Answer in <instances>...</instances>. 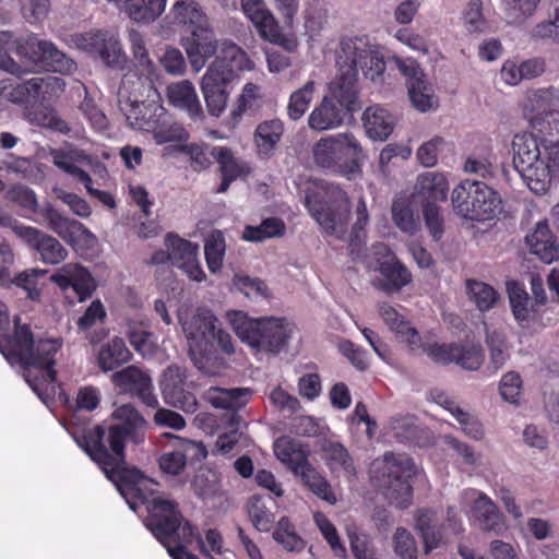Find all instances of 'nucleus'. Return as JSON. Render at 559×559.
<instances>
[{
	"instance_id": "nucleus-53",
	"label": "nucleus",
	"mask_w": 559,
	"mask_h": 559,
	"mask_svg": "<svg viewBox=\"0 0 559 559\" xmlns=\"http://www.w3.org/2000/svg\"><path fill=\"white\" fill-rule=\"evenodd\" d=\"M453 362L466 370H477L484 362V350L479 344H455Z\"/></svg>"
},
{
	"instance_id": "nucleus-18",
	"label": "nucleus",
	"mask_w": 559,
	"mask_h": 559,
	"mask_svg": "<svg viewBox=\"0 0 559 559\" xmlns=\"http://www.w3.org/2000/svg\"><path fill=\"white\" fill-rule=\"evenodd\" d=\"M112 383L135 395L143 404L148 407H156L158 400L153 392L152 379L135 366H128L111 376Z\"/></svg>"
},
{
	"instance_id": "nucleus-22",
	"label": "nucleus",
	"mask_w": 559,
	"mask_h": 559,
	"mask_svg": "<svg viewBox=\"0 0 559 559\" xmlns=\"http://www.w3.org/2000/svg\"><path fill=\"white\" fill-rule=\"evenodd\" d=\"M378 271L382 277L374 280L373 286L386 295L400 293L413 281L411 271L396 257L380 262Z\"/></svg>"
},
{
	"instance_id": "nucleus-50",
	"label": "nucleus",
	"mask_w": 559,
	"mask_h": 559,
	"mask_svg": "<svg viewBox=\"0 0 559 559\" xmlns=\"http://www.w3.org/2000/svg\"><path fill=\"white\" fill-rule=\"evenodd\" d=\"M165 246L169 250L171 264L181 265V262H190L198 255V246L178 235L169 233L165 238Z\"/></svg>"
},
{
	"instance_id": "nucleus-35",
	"label": "nucleus",
	"mask_w": 559,
	"mask_h": 559,
	"mask_svg": "<svg viewBox=\"0 0 559 559\" xmlns=\"http://www.w3.org/2000/svg\"><path fill=\"white\" fill-rule=\"evenodd\" d=\"M167 97L173 106L186 110L192 119L202 116L201 104L190 81L185 80L170 84L167 87Z\"/></svg>"
},
{
	"instance_id": "nucleus-20",
	"label": "nucleus",
	"mask_w": 559,
	"mask_h": 559,
	"mask_svg": "<svg viewBox=\"0 0 559 559\" xmlns=\"http://www.w3.org/2000/svg\"><path fill=\"white\" fill-rule=\"evenodd\" d=\"M164 436L168 441L158 463L160 469L167 474L179 475L186 467L189 453L195 452L197 450H202L204 454L206 453L204 447L194 441L173 433H165Z\"/></svg>"
},
{
	"instance_id": "nucleus-34",
	"label": "nucleus",
	"mask_w": 559,
	"mask_h": 559,
	"mask_svg": "<svg viewBox=\"0 0 559 559\" xmlns=\"http://www.w3.org/2000/svg\"><path fill=\"white\" fill-rule=\"evenodd\" d=\"M366 133L372 140L384 141L392 133L395 119L392 114L380 106H370L362 114Z\"/></svg>"
},
{
	"instance_id": "nucleus-3",
	"label": "nucleus",
	"mask_w": 559,
	"mask_h": 559,
	"mask_svg": "<svg viewBox=\"0 0 559 559\" xmlns=\"http://www.w3.org/2000/svg\"><path fill=\"white\" fill-rule=\"evenodd\" d=\"M11 52L50 72L69 75L76 70L73 59L59 50L52 41L39 39L35 34L14 38L10 32H0V69L17 76L28 73L29 69L16 62Z\"/></svg>"
},
{
	"instance_id": "nucleus-30",
	"label": "nucleus",
	"mask_w": 559,
	"mask_h": 559,
	"mask_svg": "<svg viewBox=\"0 0 559 559\" xmlns=\"http://www.w3.org/2000/svg\"><path fill=\"white\" fill-rule=\"evenodd\" d=\"M346 112L340 108L333 98L324 96L308 118V126L316 131H326L340 127Z\"/></svg>"
},
{
	"instance_id": "nucleus-11",
	"label": "nucleus",
	"mask_w": 559,
	"mask_h": 559,
	"mask_svg": "<svg viewBox=\"0 0 559 559\" xmlns=\"http://www.w3.org/2000/svg\"><path fill=\"white\" fill-rule=\"evenodd\" d=\"M513 166L536 194L547 191L548 168L542 160L538 139L531 132L516 133L512 140Z\"/></svg>"
},
{
	"instance_id": "nucleus-62",
	"label": "nucleus",
	"mask_w": 559,
	"mask_h": 559,
	"mask_svg": "<svg viewBox=\"0 0 559 559\" xmlns=\"http://www.w3.org/2000/svg\"><path fill=\"white\" fill-rule=\"evenodd\" d=\"M106 317L107 313L103 302L99 299H95L79 318L76 322L78 330L80 332L87 333L98 322H104Z\"/></svg>"
},
{
	"instance_id": "nucleus-41",
	"label": "nucleus",
	"mask_w": 559,
	"mask_h": 559,
	"mask_svg": "<svg viewBox=\"0 0 559 559\" xmlns=\"http://www.w3.org/2000/svg\"><path fill=\"white\" fill-rule=\"evenodd\" d=\"M509 301L512 313L522 328H526L530 321L536 319L538 309L530 305L528 294L516 283L508 286Z\"/></svg>"
},
{
	"instance_id": "nucleus-5",
	"label": "nucleus",
	"mask_w": 559,
	"mask_h": 559,
	"mask_svg": "<svg viewBox=\"0 0 559 559\" xmlns=\"http://www.w3.org/2000/svg\"><path fill=\"white\" fill-rule=\"evenodd\" d=\"M227 316L242 343L267 355L283 352L293 336L294 324L285 318H251L243 311H230Z\"/></svg>"
},
{
	"instance_id": "nucleus-63",
	"label": "nucleus",
	"mask_w": 559,
	"mask_h": 559,
	"mask_svg": "<svg viewBox=\"0 0 559 559\" xmlns=\"http://www.w3.org/2000/svg\"><path fill=\"white\" fill-rule=\"evenodd\" d=\"M394 550L402 559H417V544L414 536L404 527H399L394 534Z\"/></svg>"
},
{
	"instance_id": "nucleus-60",
	"label": "nucleus",
	"mask_w": 559,
	"mask_h": 559,
	"mask_svg": "<svg viewBox=\"0 0 559 559\" xmlns=\"http://www.w3.org/2000/svg\"><path fill=\"white\" fill-rule=\"evenodd\" d=\"M540 0H502L504 12L513 22H523L532 16Z\"/></svg>"
},
{
	"instance_id": "nucleus-61",
	"label": "nucleus",
	"mask_w": 559,
	"mask_h": 559,
	"mask_svg": "<svg viewBox=\"0 0 559 559\" xmlns=\"http://www.w3.org/2000/svg\"><path fill=\"white\" fill-rule=\"evenodd\" d=\"M234 286L248 298H266L269 288L260 278H253L248 275H235L233 280Z\"/></svg>"
},
{
	"instance_id": "nucleus-25",
	"label": "nucleus",
	"mask_w": 559,
	"mask_h": 559,
	"mask_svg": "<svg viewBox=\"0 0 559 559\" xmlns=\"http://www.w3.org/2000/svg\"><path fill=\"white\" fill-rule=\"evenodd\" d=\"M164 107L154 97L126 103L121 107L129 126L132 129L148 132L154 121L164 115Z\"/></svg>"
},
{
	"instance_id": "nucleus-21",
	"label": "nucleus",
	"mask_w": 559,
	"mask_h": 559,
	"mask_svg": "<svg viewBox=\"0 0 559 559\" xmlns=\"http://www.w3.org/2000/svg\"><path fill=\"white\" fill-rule=\"evenodd\" d=\"M214 159L218 164V171L222 177L216 193H225L231 182L239 178H247L252 174V167L249 162L236 157L233 151L227 146H214Z\"/></svg>"
},
{
	"instance_id": "nucleus-17",
	"label": "nucleus",
	"mask_w": 559,
	"mask_h": 559,
	"mask_svg": "<svg viewBox=\"0 0 559 559\" xmlns=\"http://www.w3.org/2000/svg\"><path fill=\"white\" fill-rule=\"evenodd\" d=\"M51 282L61 290L72 288L80 302L90 299L97 289V282L92 273L86 267L75 263L63 265L51 275Z\"/></svg>"
},
{
	"instance_id": "nucleus-10",
	"label": "nucleus",
	"mask_w": 559,
	"mask_h": 559,
	"mask_svg": "<svg viewBox=\"0 0 559 559\" xmlns=\"http://www.w3.org/2000/svg\"><path fill=\"white\" fill-rule=\"evenodd\" d=\"M499 193L483 181L465 179L452 192V204L457 215L465 219L485 222L501 210Z\"/></svg>"
},
{
	"instance_id": "nucleus-15",
	"label": "nucleus",
	"mask_w": 559,
	"mask_h": 559,
	"mask_svg": "<svg viewBox=\"0 0 559 559\" xmlns=\"http://www.w3.org/2000/svg\"><path fill=\"white\" fill-rule=\"evenodd\" d=\"M80 49L98 57L107 67L122 70L127 63V56L122 50L117 36L108 31H91L76 38Z\"/></svg>"
},
{
	"instance_id": "nucleus-8",
	"label": "nucleus",
	"mask_w": 559,
	"mask_h": 559,
	"mask_svg": "<svg viewBox=\"0 0 559 559\" xmlns=\"http://www.w3.org/2000/svg\"><path fill=\"white\" fill-rule=\"evenodd\" d=\"M416 474L415 463L406 454L386 452L382 460L372 463L371 480L383 491L390 504L407 508L413 500L412 479Z\"/></svg>"
},
{
	"instance_id": "nucleus-26",
	"label": "nucleus",
	"mask_w": 559,
	"mask_h": 559,
	"mask_svg": "<svg viewBox=\"0 0 559 559\" xmlns=\"http://www.w3.org/2000/svg\"><path fill=\"white\" fill-rule=\"evenodd\" d=\"M358 75L354 68L343 70L341 64V75L332 88L333 100L346 114H353L361 108L357 87Z\"/></svg>"
},
{
	"instance_id": "nucleus-42",
	"label": "nucleus",
	"mask_w": 559,
	"mask_h": 559,
	"mask_svg": "<svg viewBox=\"0 0 559 559\" xmlns=\"http://www.w3.org/2000/svg\"><path fill=\"white\" fill-rule=\"evenodd\" d=\"M167 0H122L128 16L141 23H150L165 11Z\"/></svg>"
},
{
	"instance_id": "nucleus-37",
	"label": "nucleus",
	"mask_w": 559,
	"mask_h": 559,
	"mask_svg": "<svg viewBox=\"0 0 559 559\" xmlns=\"http://www.w3.org/2000/svg\"><path fill=\"white\" fill-rule=\"evenodd\" d=\"M415 528L418 531L426 554L439 547L442 540L441 528L438 525L437 514L430 509H420L415 519Z\"/></svg>"
},
{
	"instance_id": "nucleus-44",
	"label": "nucleus",
	"mask_w": 559,
	"mask_h": 559,
	"mask_svg": "<svg viewBox=\"0 0 559 559\" xmlns=\"http://www.w3.org/2000/svg\"><path fill=\"white\" fill-rule=\"evenodd\" d=\"M169 17L174 24L188 26L191 29L207 22L200 4L193 0L176 1L169 12Z\"/></svg>"
},
{
	"instance_id": "nucleus-40",
	"label": "nucleus",
	"mask_w": 559,
	"mask_h": 559,
	"mask_svg": "<svg viewBox=\"0 0 559 559\" xmlns=\"http://www.w3.org/2000/svg\"><path fill=\"white\" fill-rule=\"evenodd\" d=\"M120 90L128 93L127 103L141 100L143 97H158L153 80L148 75L128 72L121 79Z\"/></svg>"
},
{
	"instance_id": "nucleus-56",
	"label": "nucleus",
	"mask_w": 559,
	"mask_h": 559,
	"mask_svg": "<svg viewBox=\"0 0 559 559\" xmlns=\"http://www.w3.org/2000/svg\"><path fill=\"white\" fill-rule=\"evenodd\" d=\"M447 404L448 405L445 407L462 426V429L467 437L474 440H480L484 437L483 425L476 417L454 405L453 402H447Z\"/></svg>"
},
{
	"instance_id": "nucleus-47",
	"label": "nucleus",
	"mask_w": 559,
	"mask_h": 559,
	"mask_svg": "<svg viewBox=\"0 0 559 559\" xmlns=\"http://www.w3.org/2000/svg\"><path fill=\"white\" fill-rule=\"evenodd\" d=\"M272 536L286 551L299 552L306 546V542L296 532L295 525L287 516L278 520Z\"/></svg>"
},
{
	"instance_id": "nucleus-45",
	"label": "nucleus",
	"mask_w": 559,
	"mask_h": 559,
	"mask_svg": "<svg viewBox=\"0 0 559 559\" xmlns=\"http://www.w3.org/2000/svg\"><path fill=\"white\" fill-rule=\"evenodd\" d=\"M417 192L426 200V203L445 201L449 190L445 177L438 173L427 171L417 179Z\"/></svg>"
},
{
	"instance_id": "nucleus-52",
	"label": "nucleus",
	"mask_w": 559,
	"mask_h": 559,
	"mask_svg": "<svg viewBox=\"0 0 559 559\" xmlns=\"http://www.w3.org/2000/svg\"><path fill=\"white\" fill-rule=\"evenodd\" d=\"M177 150L189 156L190 166L195 171L207 169L214 159V146L210 148L205 144L181 143L177 146Z\"/></svg>"
},
{
	"instance_id": "nucleus-4",
	"label": "nucleus",
	"mask_w": 559,
	"mask_h": 559,
	"mask_svg": "<svg viewBox=\"0 0 559 559\" xmlns=\"http://www.w3.org/2000/svg\"><path fill=\"white\" fill-rule=\"evenodd\" d=\"M217 318L206 309H198L181 322L189 355L194 366L204 372H210V366L218 360L217 349L228 356L235 352L231 335L217 328Z\"/></svg>"
},
{
	"instance_id": "nucleus-6",
	"label": "nucleus",
	"mask_w": 559,
	"mask_h": 559,
	"mask_svg": "<svg viewBox=\"0 0 559 559\" xmlns=\"http://www.w3.org/2000/svg\"><path fill=\"white\" fill-rule=\"evenodd\" d=\"M245 57L243 50L235 43L224 41L219 55L207 68L201 88L211 116L219 117L225 110L229 98L228 85L242 70Z\"/></svg>"
},
{
	"instance_id": "nucleus-1",
	"label": "nucleus",
	"mask_w": 559,
	"mask_h": 559,
	"mask_svg": "<svg viewBox=\"0 0 559 559\" xmlns=\"http://www.w3.org/2000/svg\"><path fill=\"white\" fill-rule=\"evenodd\" d=\"M115 416L121 421L117 424H102L83 433L76 439L78 444L90 459L95 462L112 481L120 493L146 506L150 518V506L156 500H166L162 497L150 498L145 489L147 479L136 467H128L126 455V442L131 440L135 444L144 441L146 420L131 405H122L115 412ZM146 522H144L145 524Z\"/></svg>"
},
{
	"instance_id": "nucleus-14",
	"label": "nucleus",
	"mask_w": 559,
	"mask_h": 559,
	"mask_svg": "<svg viewBox=\"0 0 559 559\" xmlns=\"http://www.w3.org/2000/svg\"><path fill=\"white\" fill-rule=\"evenodd\" d=\"M10 228L17 238L38 255L43 263L56 265L66 260L68 251L53 236L17 221L10 223Z\"/></svg>"
},
{
	"instance_id": "nucleus-49",
	"label": "nucleus",
	"mask_w": 559,
	"mask_h": 559,
	"mask_svg": "<svg viewBox=\"0 0 559 559\" xmlns=\"http://www.w3.org/2000/svg\"><path fill=\"white\" fill-rule=\"evenodd\" d=\"M248 515L259 532H270L275 523V514L266 506L264 497H251L248 502Z\"/></svg>"
},
{
	"instance_id": "nucleus-32",
	"label": "nucleus",
	"mask_w": 559,
	"mask_h": 559,
	"mask_svg": "<svg viewBox=\"0 0 559 559\" xmlns=\"http://www.w3.org/2000/svg\"><path fill=\"white\" fill-rule=\"evenodd\" d=\"M379 314L401 342L407 343L411 350L416 349L420 342V335L408 321L404 320L403 316L395 308L383 302L379 305Z\"/></svg>"
},
{
	"instance_id": "nucleus-48",
	"label": "nucleus",
	"mask_w": 559,
	"mask_h": 559,
	"mask_svg": "<svg viewBox=\"0 0 559 559\" xmlns=\"http://www.w3.org/2000/svg\"><path fill=\"white\" fill-rule=\"evenodd\" d=\"M286 233L285 223L278 217H267L258 226H246L243 239L248 241H263L269 238L283 237Z\"/></svg>"
},
{
	"instance_id": "nucleus-13",
	"label": "nucleus",
	"mask_w": 559,
	"mask_h": 559,
	"mask_svg": "<svg viewBox=\"0 0 559 559\" xmlns=\"http://www.w3.org/2000/svg\"><path fill=\"white\" fill-rule=\"evenodd\" d=\"M246 393L243 389H218L212 388L210 390V401L213 406L225 409L226 423L230 427L228 432L218 435L216 440V449L218 453L226 455L229 454L237 445L240 439L238 425L240 423V415L238 408L241 406L240 397Z\"/></svg>"
},
{
	"instance_id": "nucleus-46",
	"label": "nucleus",
	"mask_w": 559,
	"mask_h": 559,
	"mask_svg": "<svg viewBox=\"0 0 559 559\" xmlns=\"http://www.w3.org/2000/svg\"><path fill=\"white\" fill-rule=\"evenodd\" d=\"M390 426L397 442L408 445L420 444V435L424 430L416 424L414 416L400 415L392 417Z\"/></svg>"
},
{
	"instance_id": "nucleus-54",
	"label": "nucleus",
	"mask_w": 559,
	"mask_h": 559,
	"mask_svg": "<svg viewBox=\"0 0 559 559\" xmlns=\"http://www.w3.org/2000/svg\"><path fill=\"white\" fill-rule=\"evenodd\" d=\"M316 83L308 81L302 87L292 93L287 105V115L292 120H299L308 110L313 99Z\"/></svg>"
},
{
	"instance_id": "nucleus-7",
	"label": "nucleus",
	"mask_w": 559,
	"mask_h": 559,
	"mask_svg": "<svg viewBox=\"0 0 559 559\" xmlns=\"http://www.w3.org/2000/svg\"><path fill=\"white\" fill-rule=\"evenodd\" d=\"M312 157L319 168L347 179L362 173L364 150L352 132L321 138L312 147Z\"/></svg>"
},
{
	"instance_id": "nucleus-51",
	"label": "nucleus",
	"mask_w": 559,
	"mask_h": 559,
	"mask_svg": "<svg viewBox=\"0 0 559 559\" xmlns=\"http://www.w3.org/2000/svg\"><path fill=\"white\" fill-rule=\"evenodd\" d=\"M466 290L469 299L475 302L480 311H488L499 299L497 290L484 282L467 280Z\"/></svg>"
},
{
	"instance_id": "nucleus-39",
	"label": "nucleus",
	"mask_w": 559,
	"mask_h": 559,
	"mask_svg": "<svg viewBox=\"0 0 559 559\" xmlns=\"http://www.w3.org/2000/svg\"><path fill=\"white\" fill-rule=\"evenodd\" d=\"M156 144L162 145L169 142H185L189 139V133L182 127L173 120L170 115L164 109V115H160L154 121V127L150 129Z\"/></svg>"
},
{
	"instance_id": "nucleus-55",
	"label": "nucleus",
	"mask_w": 559,
	"mask_h": 559,
	"mask_svg": "<svg viewBox=\"0 0 559 559\" xmlns=\"http://www.w3.org/2000/svg\"><path fill=\"white\" fill-rule=\"evenodd\" d=\"M37 214L43 217L49 229L62 238H66L68 235L72 234L73 227L78 225L81 226L79 222L71 221L62 216L59 211L49 203L40 207Z\"/></svg>"
},
{
	"instance_id": "nucleus-24",
	"label": "nucleus",
	"mask_w": 559,
	"mask_h": 559,
	"mask_svg": "<svg viewBox=\"0 0 559 559\" xmlns=\"http://www.w3.org/2000/svg\"><path fill=\"white\" fill-rule=\"evenodd\" d=\"M52 163L59 169L70 175L74 180L80 183H88L91 176L82 165L90 166L92 164V156L85 151L76 147L55 148L50 152Z\"/></svg>"
},
{
	"instance_id": "nucleus-33",
	"label": "nucleus",
	"mask_w": 559,
	"mask_h": 559,
	"mask_svg": "<svg viewBox=\"0 0 559 559\" xmlns=\"http://www.w3.org/2000/svg\"><path fill=\"white\" fill-rule=\"evenodd\" d=\"M131 358L132 353L128 348L124 340L115 336L100 346L96 356V361L102 371L108 372L129 362Z\"/></svg>"
},
{
	"instance_id": "nucleus-59",
	"label": "nucleus",
	"mask_w": 559,
	"mask_h": 559,
	"mask_svg": "<svg viewBox=\"0 0 559 559\" xmlns=\"http://www.w3.org/2000/svg\"><path fill=\"white\" fill-rule=\"evenodd\" d=\"M423 215L430 236L435 241H439L444 233V219L440 206L433 202L425 203Z\"/></svg>"
},
{
	"instance_id": "nucleus-28",
	"label": "nucleus",
	"mask_w": 559,
	"mask_h": 559,
	"mask_svg": "<svg viewBox=\"0 0 559 559\" xmlns=\"http://www.w3.org/2000/svg\"><path fill=\"white\" fill-rule=\"evenodd\" d=\"M245 15L253 23L260 36L266 40H276L280 25L270 10L261 0H241Z\"/></svg>"
},
{
	"instance_id": "nucleus-57",
	"label": "nucleus",
	"mask_w": 559,
	"mask_h": 559,
	"mask_svg": "<svg viewBox=\"0 0 559 559\" xmlns=\"http://www.w3.org/2000/svg\"><path fill=\"white\" fill-rule=\"evenodd\" d=\"M328 23V10L321 0H316L305 9V28L308 33L318 35Z\"/></svg>"
},
{
	"instance_id": "nucleus-58",
	"label": "nucleus",
	"mask_w": 559,
	"mask_h": 559,
	"mask_svg": "<svg viewBox=\"0 0 559 559\" xmlns=\"http://www.w3.org/2000/svg\"><path fill=\"white\" fill-rule=\"evenodd\" d=\"M204 254L209 270L212 273L221 271L225 254V240L222 235H218L217 237L212 236L206 239L204 245Z\"/></svg>"
},
{
	"instance_id": "nucleus-29",
	"label": "nucleus",
	"mask_w": 559,
	"mask_h": 559,
	"mask_svg": "<svg viewBox=\"0 0 559 559\" xmlns=\"http://www.w3.org/2000/svg\"><path fill=\"white\" fill-rule=\"evenodd\" d=\"M472 519L481 531L501 532L504 526V516L486 495H480L472 506Z\"/></svg>"
},
{
	"instance_id": "nucleus-36",
	"label": "nucleus",
	"mask_w": 559,
	"mask_h": 559,
	"mask_svg": "<svg viewBox=\"0 0 559 559\" xmlns=\"http://www.w3.org/2000/svg\"><path fill=\"white\" fill-rule=\"evenodd\" d=\"M355 213L356 222L352 226L348 239L349 255L353 260L360 259L366 250V228L369 224L370 216L364 197L358 199Z\"/></svg>"
},
{
	"instance_id": "nucleus-19",
	"label": "nucleus",
	"mask_w": 559,
	"mask_h": 559,
	"mask_svg": "<svg viewBox=\"0 0 559 559\" xmlns=\"http://www.w3.org/2000/svg\"><path fill=\"white\" fill-rule=\"evenodd\" d=\"M182 46L195 71H200L218 48L215 34L207 23L192 28L190 35L182 39Z\"/></svg>"
},
{
	"instance_id": "nucleus-43",
	"label": "nucleus",
	"mask_w": 559,
	"mask_h": 559,
	"mask_svg": "<svg viewBox=\"0 0 559 559\" xmlns=\"http://www.w3.org/2000/svg\"><path fill=\"white\" fill-rule=\"evenodd\" d=\"M392 221L404 234L414 236L420 229L418 214L415 213L412 202L406 198H400L392 203Z\"/></svg>"
},
{
	"instance_id": "nucleus-12",
	"label": "nucleus",
	"mask_w": 559,
	"mask_h": 559,
	"mask_svg": "<svg viewBox=\"0 0 559 559\" xmlns=\"http://www.w3.org/2000/svg\"><path fill=\"white\" fill-rule=\"evenodd\" d=\"M338 63L354 68L356 73L361 70L364 76L376 81L385 71V61L379 47L370 44L368 36H347L340 41Z\"/></svg>"
},
{
	"instance_id": "nucleus-2",
	"label": "nucleus",
	"mask_w": 559,
	"mask_h": 559,
	"mask_svg": "<svg viewBox=\"0 0 559 559\" xmlns=\"http://www.w3.org/2000/svg\"><path fill=\"white\" fill-rule=\"evenodd\" d=\"M62 347L60 338H34L31 325L13 319V331L0 338V353L11 365H20L29 386L37 392L44 383L57 380L56 355Z\"/></svg>"
},
{
	"instance_id": "nucleus-38",
	"label": "nucleus",
	"mask_w": 559,
	"mask_h": 559,
	"mask_svg": "<svg viewBox=\"0 0 559 559\" xmlns=\"http://www.w3.org/2000/svg\"><path fill=\"white\" fill-rule=\"evenodd\" d=\"M324 459L332 473L356 477V467L348 450L340 442L329 441L323 447Z\"/></svg>"
},
{
	"instance_id": "nucleus-27",
	"label": "nucleus",
	"mask_w": 559,
	"mask_h": 559,
	"mask_svg": "<svg viewBox=\"0 0 559 559\" xmlns=\"http://www.w3.org/2000/svg\"><path fill=\"white\" fill-rule=\"evenodd\" d=\"M525 242L530 252L543 262L551 263L558 259L559 246L546 219L536 224L534 230L526 235Z\"/></svg>"
},
{
	"instance_id": "nucleus-16",
	"label": "nucleus",
	"mask_w": 559,
	"mask_h": 559,
	"mask_svg": "<svg viewBox=\"0 0 559 559\" xmlns=\"http://www.w3.org/2000/svg\"><path fill=\"white\" fill-rule=\"evenodd\" d=\"M187 369L169 366L160 381L162 395L166 404L193 414L198 408L195 395L186 389Z\"/></svg>"
},
{
	"instance_id": "nucleus-23",
	"label": "nucleus",
	"mask_w": 559,
	"mask_h": 559,
	"mask_svg": "<svg viewBox=\"0 0 559 559\" xmlns=\"http://www.w3.org/2000/svg\"><path fill=\"white\" fill-rule=\"evenodd\" d=\"M284 132L285 126L280 118L263 120L257 124L253 144L259 159L267 160L275 155Z\"/></svg>"
},
{
	"instance_id": "nucleus-9",
	"label": "nucleus",
	"mask_w": 559,
	"mask_h": 559,
	"mask_svg": "<svg viewBox=\"0 0 559 559\" xmlns=\"http://www.w3.org/2000/svg\"><path fill=\"white\" fill-rule=\"evenodd\" d=\"M305 206L328 235L344 239L347 233L350 201L340 186L326 183L318 190L308 189Z\"/></svg>"
},
{
	"instance_id": "nucleus-64",
	"label": "nucleus",
	"mask_w": 559,
	"mask_h": 559,
	"mask_svg": "<svg viewBox=\"0 0 559 559\" xmlns=\"http://www.w3.org/2000/svg\"><path fill=\"white\" fill-rule=\"evenodd\" d=\"M40 82L32 78L27 81L16 84L9 92V100L14 104H27L31 100L39 98V85Z\"/></svg>"
},
{
	"instance_id": "nucleus-31",
	"label": "nucleus",
	"mask_w": 559,
	"mask_h": 559,
	"mask_svg": "<svg viewBox=\"0 0 559 559\" xmlns=\"http://www.w3.org/2000/svg\"><path fill=\"white\" fill-rule=\"evenodd\" d=\"M276 457L285 464L294 474L306 465L309 456L308 447L292 437L283 436L274 442Z\"/></svg>"
}]
</instances>
